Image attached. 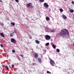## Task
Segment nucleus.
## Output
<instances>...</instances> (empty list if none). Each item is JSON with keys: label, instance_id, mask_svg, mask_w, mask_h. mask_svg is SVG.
<instances>
[{"label": "nucleus", "instance_id": "obj_27", "mask_svg": "<svg viewBox=\"0 0 74 74\" xmlns=\"http://www.w3.org/2000/svg\"><path fill=\"white\" fill-rule=\"evenodd\" d=\"M0 2H1V3H3V1H2V0H0Z\"/></svg>", "mask_w": 74, "mask_h": 74}, {"label": "nucleus", "instance_id": "obj_29", "mask_svg": "<svg viewBox=\"0 0 74 74\" xmlns=\"http://www.w3.org/2000/svg\"><path fill=\"white\" fill-rule=\"evenodd\" d=\"M0 23L1 25H4V24L3 23Z\"/></svg>", "mask_w": 74, "mask_h": 74}, {"label": "nucleus", "instance_id": "obj_37", "mask_svg": "<svg viewBox=\"0 0 74 74\" xmlns=\"http://www.w3.org/2000/svg\"><path fill=\"white\" fill-rule=\"evenodd\" d=\"M64 0V1H66V0Z\"/></svg>", "mask_w": 74, "mask_h": 74}, {"label": "nucleus", "instance_id": "obj_7", "mask_svg": "<svg viewBox=\"0 0 74 74\" xmlns=\"http://www.w3.org/2000/svg\"><path fill=\"white\" fill-rule=\"evenodd\" d=\"M38 57V54L36 53H35L34 54V57L35 58H36V59H37V58Z\"/></svg>", "mask_w": 74, "mask_h": 74}, {"label": "nucleus", "instance_id": "obj_26", "mask_svg": "<svg viewBox=\"0 0 74 74\" xmlns=\"http://www.w3.org/2000/svg\"><path fill=\"white\" fill-rule=\"evenodd\" d=\"M12 51L13 52H14V53L15 52V51L14 50H12Z\"/></svg>", "mask_w": 74, "mask_h": 74}, {"label": "nucleus", "instance_id": "obj_36", "mask_svg": "<svg viewBox=\"0 0 74 74\" xmlns=\"http://www.w3.org/2000/svg\"><path fill=\"white\" fill-rule=\"evenodd\" d=\"M73 46H74V43L73 44Z\"/></svg>", "mask_w": 74, "mask_h": 74}, {"label": "nucleus", "instance_id": "obj_1", "mask_svg": "<svg viewBox=\"0 0 74 74\" xmlns=\"http://www.w3.org/2000/svg\"><path fill=\"white\" fill-rule=\"evenodd\" d=\"M66 35H69V32L68 30L65 29L61 30L59 34L60 36L65 37Z\"/></svg>", "mask_w": 74, "mask_h": 74}, {"label": "nucleus", "instance_id": "obj_25", "mask_svg": "<svg viewBox=\"0 0 74 74\" xmlns=\"http://www.w3.org/2000/svg\"><path fill=\"white\" fill-rule=\"evenodd\" d=\"M15 1L17 3H18V2H19V1L18 0H15Z\"/></svg>", "mask_w": 74, "mask_h": 74}, {"label": "nucleus", "instance_id": "obj_18", "mask_svg": "<svg viewBox=\"0 0 74 74\" xmlns=\"http://www.w3.org/2000/svg\"><path fill=\"white\" fill-rule=\"evenodd\" d=\"M11 24H12V25H13V26H15V23H11Z\"/></svg>", "mask_w": 74, "mask_h": 74}, {"label": "nucleus", "instance_id": "obj_24", "mask_svg": "<svg viewBox=\"0 0 74 74\" xmlns=\"http://www.w3.org/2000/svg\"><path fill=\"white\" fill-rule=\"evenodd\" d=\"M0 46L1 47H3V45H2V44H1V45H0Z\"/></svg>", "mask_w": 74, "mask_h": 74}, {"label": "nucleus", "instance_id": "obj_19", "mask_svg": "<svg viewBox=\"0 0 74 74\" xmlns=\"http://www.w3.org/2000/svg\"><path fill=\"white\" fill-rule=\"evenodd\" d=\"M49 45V43L48 42V43H46L45 44V45L46 46H48V45Z\"/></svg>", "mask_w": 74, "mask_h": 74}, {"label": "nucleus", "instance_id": "obj_12", "mask_svg": "<svg viewBox=\"0 0 74 74\" xmlns=\"http://www.w3.org/2000/svg\"><path fill=\"white\" fill-rule=\"evenodd\" d=\"M0 35L2 37H4L5 36L4 35V34H3V33H0Z\"/></svg>", "mask_w": 74, "mask_h": 74}, {"label": "nucleus", "instance_id": "obj_6", "mask_svg": "<svg viewBox=\"0 0 74 74\" xmlns=\"http://www.w3.org/2000/svg\"><path fill=\"white\" fill-rule=\"evenodd\" d=\"M11 41L12 42H16V40L14 38H12L11 39Z\"/></svg>", "mask_w": 74, "mask_h": 74}, {"label": "nucleus", "instance_id": "obj_33", "mask_svg": "<svg viewBox=\"0 0 74 74\" xmlns=\"http://www.w3.org/2000/svg\"><path fill=\"white\" fill-rule=\"evenodd\" d=\"M12 34H14V32H13V33Z\"/></svg>", "mask_w": 74, "mask_h": 74}, {"label": "nucleus", "instance_id": "obj_34", "mask_svg": "<svg viewBox=\"0 0 74 74\" xmlns=\"http://www.w3.org/2000/svg\"><path fill=\"white\" fill-rule=\"evenodd\" d=\"M14 32L15 33H16V31H14Z\"/></svg>", "mask_w": 74, "mask_h": 74}, {"label": "nucleus", "instance_id": "obj_13", "mask_svg": "<svg viewBox=\"0 0 74 74\" xmlns=\"http://www.w3.org/2000/svg\"><path fill=\"white\" fill-rule=\"evenodd\" d=\"M35 42H36V44H40V42H39V41H38V40H35Z\"/></svg>", "mask_w": 74, "mask_h": 74}, {"label": "nucleus", "instance_id": "obj_30", "mask_svg": "<svg viewBox=\"0 0 74 74\" xmlns=\"http://www.w3.org/2000/svg\"><path fill=\"white\" fill-rule=\"evenodd\" d=\"M12 67H14V64H12Z\"/></svg>", "mask_w": 74, "mask_h": 74}, {"label": "nucleus", "instance_id": "obj_9", "mask_svg": "<svg viewBox=\"0 0 74 74\" xmlns=\"http://www.w3.org/2000/svg\"><path fill=\"white\" fill-rule=\"evenodd\" d=\"M62 18L64 19H67V16H66L64 14L62 15Z\"/></svg>", "mask_w": 74, "mask_h": 74}, {"label": "nucleus", "instance_id": "obj_14", "mask_svg": "<svg viewBox=\"0 0 74 74\" xmlns=\"http://www.w3.org/2000/svg\"><path fill=\"white\" fill-rule=\"evenodd\" d=\"M53 48L55 49V48H56V46L54 45V44H53L52 46Z\"/></svg>", "mask_w": 74, "mask_h": 74}, {"label": "nucleus", "instance_id": "obj_17", "mask_svg": "<svg viewBox=\"0 0 74 74\" xmlns=\"http://www.w3.org/2000/svg\"><path fill=\"white\" fill-rule=\"evenodd\" d=\"M39 1L40 2H41V3H42L44 1V0H39Z\"/></svg>", "mask_w": 74, "mask_h": 74}, {"label": "nucleus", "instance_id": "obj_5", "mask_svg": "<svg viewBox=\"0 0 74 74\" xmlns=\"http://www.w3.org/2000/svg\"><path fill=\"white\" fill-rule=\"evenodd\" d=\"M43 5L45 7V8H48L49 7V5L47 3H44L43 4Z\"/></svg>", "mask_w": 74, "mask_h": 74}, {"label": "nucleus", "instance_id": "obj_31", "mask_svg": "<svg viewBox=\"0 0 74 74\" xmlns=\"http://www.w3.org/2000/svg\"><path fill=\"white\" fill-rule=\"evenodd\" d=\"M21 56V57H23V55H20Z\"/></svg>", "mask_w": 74, "mask_h": 74}, {"label": "nucleus", "instance_id": "obj_15", "mask_svg": "<svg viewBox=\"0 0 74 74\" xmlns=\"http://www.w3.org/2000/svg\"><path fill=\"white\" fill-rule=\"evenodd\" d=\"M51 32H55V31L54 29H51Z\"/></svg>", "mask_w": 74, "mask_h": 74}, {"label": "nucleus", "instance_id": "obj_22", "mask_svg": "<svg viewBox=\"0 0 74 74\" xmlns=\"http://www.w3.org/2000/svg\"><path fill=\"white\" fill-rule=\"evenodd\" d=\"M60 12H63V9H62V8L60 9Z\"/></svg>", "mask_w": 74, "mask_h": 74}, {"label": "nucleus", "instance_id": "obj_16", "mask_svg": "<svg viewBox=\"0 0 74 74\" xmlns=\"http://www.w3.org/2000/svg\"><path fill=\"white\" fill-rule=\"evenodd\" d=\"M57 52L58 53L59 52H60V50L59 49H56Z\"/></svg>", "mask_w": 74, "mask_h": 74}, {"label": "nucleus", "instance_id": "obj_3", "mask_svg": "<svg viewBox=\"0 0 74 74\" xmlns=\"http://www.w3.org/2000/svg\"><path fill=\"white\" fill-rule=\"evenodd\" d=\"M27 6L29 8H33V6H32V4L31 3L27 4Z\"/></svg>", "mask_w": 74, "mask_h": 74}, {"label": "nucleus", "instance_id": "obj_28", "mask_svg": "<svg viewBox=\"0 0 74 74\" xmlns=\"http://www.w3.org/2000/svg\"><path fill=\"white\" fill-rule=\"evenodd\" d=\"M72 4H74V1H72Z\"/></svg>", "mask_w": 74, "mask_h": 74}, {"label": "nucleus", "instance_id": "obj_20", "mask_svg": "<svg viewBox=\"0 0 74 74\" xmlns=\"http://www.w3.org/2000/svg\"><path fill=\"white\" fill-rule=\"evenodd\" d=\"M5 69H7L8 70H9V69L8 68V67L7 66H5Z\"/></svg>", "mask_w": 74, "mask_h": 74}, {"label": "nucleus", "instance_id": "obj_21", "mask_svg": "<svg viewBox=\"0 0 74 74\" xmlns=\"http://www.w3.org/2000/svg\"><path fill=\"white\" fill-rule=\"evenodd\" d=\"M47 74H51V72L48 71H47Z\"/></svg>", "mask_w": 74, "mask_h": 74}, {"label": "nucleus", "instance_id": "obj_2", "mask_svg": "<svg viewBox=\"0 0 74 74\" xmlns=\"http://www.w3.org/2000/svg\"><path fill=\"white\" fill-rule=\"evenodd\" d=\"M45 38L46 40H49L51 39V36L48 35H46Z\"/></svg>", "mask_w": 74, "mask_h": 74}, {"label": "nucleus", "instance_id": "obj_8", "mask_svg": "<svg viewBox=\"0 0 74 74\" xmlns=\"http://www.w3.org/2000/svg\"><path fill=\"white\" fill-rule=\"evenodd\" d=\"M38 60L40 63H42V61L41 60V58H38Z\"/></svg>", "mask_w": 74, "mask_h": 74}, {"label": "nucleus", "instance_id": "obj_35", "mask_svg": "<svg viewBox=\"0 0 74 74\" xmlns=\"http://www.w3.org/2000/svg\"><path fill=\"white\" fill-rule=\"evenodd\" d=\"M32 64H33V65H34L35 64H34V63H33Z\"/></svg>", "mask_w": 74, "mask_h": 74}, {"label": "nucleus", "instance_id": "obj_11", "mask_svg": "<svg viewBox=\"0 0 74 74\" xmlns=\"http://www.w3.org/2000/svg\"><path fill=\"white\" fill-rule=\"evenodd\" d=\"M69 11L71 13H73L74 12V10H73L71 9H69Z\"/></svg>", "mask_w": 74, "mask_h": 74}, {"label": "nucleus", "instance_id": "obj_32", "mask_svg": "<svg viewBox=\"0 0 74 74\" xmlns=\"http://www.w3.org/2000/svg\"><path fill=\"white\" fill-rule=\"evenodd\" d=\"M51 9H49V11H51Z\"/></svg>", "mask_w": 74, "mask_h": 74}, {"label": "nucleus", "instance_id": "obj_4", "mask_svg": "<svg viewBox=\"0 0 74 74\" xmlns=\"http://www.w3.org/2000/svg\"><path fill=\"white\" fill-rule=\"evenodd\" d=\"M50 62L51 64V65L52 66H54V65H55V64L54 61L53 60H51L50 61Z\"/></svg>", "mask_w": 74, "mask_h": 74}, {"label": "nucleus", "instance_id": "obj_23", "mask_svg": "<svg viewBox=\"0 0 74 74\" xmlns=\"http://www.w3.org/2000/svg\"><path fill=\"white\" fill-rule=\"evenodd\" d=\"M13 36V34H10V36L11 37H12V36Z\"/></svg>", "mask_w": 74, "mask_h": 74}, {"label": "nucleus", "instance_id": "obj_10", "mask_svg": "<svg viewBox=\"0 0 74 74\" xmlns=\"http://www.w3.org/2000/svg\"><path fill=\"white\" fill-rule=\"evenodd\" d=\"M46 21H48L50 20V18H49V17L47 16L46 18Z\"/></svg>", "mask_w": 74, "mask_h": 74}]
</instances>
